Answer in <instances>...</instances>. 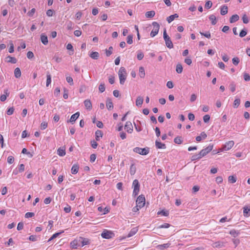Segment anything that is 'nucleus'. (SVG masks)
Segmentation results:
<instances>
[{"instance_id": "f257e3e1", "label": "nucleus", "mask_w": 250, "mask_h": 250, "mask_svg": "<svg viewBox=\"0 0 250 250\" xmlns=\"http://www.w3.org/2000/svg\"><path fill=\"white\" fill-rule=\"evenodd\" d=\"M120 83L121 84H124L126 78L127 73L125 67H121L118 72Z\"/></svg>"}, {"instance_id": "f03ea898", "label": "nucleus", "mask_w": 250, "mask_h": 250, "mask_svg": "<svg viewBox=\"0 0 250 250\" xmlns=\"http://www.w3.org/2000/svg\"><path fill=\"white\" fill-rule=\"evenodd\" d=\"M133 151L137 153L142 155H146L149 152V148L146 147L145 148H141L139 147H136L133 148Z\"/></svg>"}, {"instance_id": "7ed1b4c3", "label": "nucleus", "mask_w": 250, "mask_h": 250, "mask_svg": "<svg viewBox=\"0 0 250 250\" xmlns=\"http://www.w3.org/2000/svg\"><path fill=\"white\" fill-rule=\"evenodd\" d=\"M164 39L166 42V46L171 49L173 47V43L171 41L170 37L168 36L167 33L166 29H165L163 33Z\"/></svg>"}, {"instance_id": "20e7f679", "label": "nucleus", "mask_w": 250, "mask_h": 250, "mask_svg": "<svg viewBox=\"0 0 250 250\" xmlns=\"http://www.w3.org/2000/svg\"><path fill=\"white\" fill-rule=\"evenodd\" d=\"M140 184L138 180L135 179L133 181L132 183V187L133 188V195L136 196L140 191Z\"/></svg>"}, {"instance_id": "39448f33", "label": "nucleus", "mask_w": 250, "mask_h": 250, "mask_svg": "<svg viewBox=\"0 0 250 250\" xmlns=\"http://www.w3.org/2000/svg\"><path fill=\"white\" fill-rule=\"evenodd\" d=\"M234 145V143L233 141H229L222 146V147L220 148V151H224L229 150Z\"/></svg>"}, {"instance_id": "423d86ee", "label": "nucleus", "mask_w": 250, "mask_h": 250, "mask_svg": "<svg viewBox=\"0 0 250 250\" xmlns=\"http://www.w3.org/2000/svg\"><path fill=\"white\" fill-rule=\"evenodd\" d=\"M152 24L153 26V29L151 31L150 35L151 37H154L158 34L160 28V25L159 23L156 21H153Z\"/></svg>"}, {"instance_id": "0eeeda50", "label": "nucleus", "mask_w": 250, "mask_h": 250, "mask_svg": "<svg viewBox=\"0 0 250 250\" xmlns=\"http://www.w3.org/2000/svg\"><path fill=\"white\" fill-rule=\"evenodd\" d=\"M145 197L144 195H140L138 196L136 200V205L138 206V207H139V208H142L143 207L145 204Z\"/></svg>"}, {"instance_id": "6e6552de", "label": "nucleus", "mask_w": 250, "mask_h": 250, "mask_svg": "<svg viewBox=\"0 0 250 250\" xmlns=\"http://www.w3.org/2000/svg\"><path fill=\"white\" fill-rule=\"evenodd\" d=\"M114 233L112 231L106 229L104 230L101 233V236L103 238L105 239L112 238L114 236Z\"/></svg>"}, {"instance_id": "1a4fd4ad", "label": "nucleus", "mask_w": 250, "mask_h": 250, "mask_svg": "<svg viewBox=\"0 0 250 250\" xmlns=\"http://www.w3.org/2000/svg\"><path fill=\"white\" fill-rule=\"evenodd\" d=\"M213 147V145L209 144V146L205 148V149H202L199 153L200 155L203 157L206 156L207 154H208L210 151H211Z\"/></svg>"}, {"instance_id": "9d476101", "label": "nucleus", "mask_w": 250, "mask_h": 250, "mask_svg": "<svg viewBox=\"0 0 250 250\" xmlns=\"http://www.w3.org/2000/svg\"><path fill=\"white\" fill-rule=\"evenodd\" d=\"M125 129L128 133H131L133 131V126L130 122H126L125 126Z\"/></svg>"}, {"instance_id": "9b49d317", "label": "nucleus", "mask_w": 250, "mask_h": 250, "mask_svg": "<svg viewBox=\"0 0 250 250\" xmlns=\"http://www.w3.org/2000/svg\"><path fill=\"white\" fill-rule=\"evenodd\" d=\"M80 116V113L79 112H77L75 113V114H73L69 120V122L73 124L75 122V121L78 118L79 116Z\"/></svg>"}, {"instance_id": "f8f14e48", "label": "nucleus", "mask_w": 250, "mask_h": 250, "mask_svg": "<svg viewBox=\"0 0 250 250\" xmlns=\"http://www.w3.org/2000/svg\"><path fill=\"white\" fill-rule=\"evenodd\" d=\"M207 137V135L205 132H202L200 135L196 137V140L197 142H200L202 139H205Z\"/></svg>"}, {"instance_id": "ddd939ff", "label": "nucleus", "mask_w": 250, "mask_h": 250, "mask_svg": "<svg viewBox=\"0 0 250 250\" xmlns=\"http://www.w3.org/2000/svg\"><path fill=\"white\" fill-rule=\"evenodd\" d=\"M213 248H221L225 246L224 243L223 242L217 241L214 242L212 245Z\"/></svg>"}, {"instance_id": "4468645a", "label": "nucleus", "mask_w": 250, "mask_h": 250, "mask_svg": "<svg viewBox=\"0 0 250 250\" xmlns=\"http://www.w3.org/2000/svg\"><path fill=\"white\" fill-rule=\"evenodd\" d=\"M103 135V132L100 130H98L95 132V139L96 141H99L100 138L102 137Z\"/></svg>"}, {"instance_id": "2eb2a0df", "label": "nucleus", "mask_w": 250, "mask_h": 250, "mask_svg": "<svg viewBox=\"0 0 250 250\" xmlns=\"http://www.w3.org/2000/svg\"><path fill=\"white\" fill-rule=\"evenodd\" d=\"M106 107L108 110H111L113 108V104L110 98H108L106 100Z\"/></svg>"}, {"instance_id": "dca6fc26", "label": "nucleus", "mask_w": 250, "mask_h": 250, "mask_svg": "<svg viewBox=\"0 0 250 250\" xmlns=\"http://www.w3.org/2000/svg\"><path fill=\"white\" fill-rule=\"evenodd\" d=\"M228 12V7L227 5H224L221 8L220 14L222 15H225Z\"/></svg>"}, {"instance_id": "f3484780", "label": "nucleus", "mask_w": 250, "mask_h": 250, "mask_svg": "<svg viewBox=\"0 0 250 250\" xmlns=\"http://www.w3.org/2000/svg\"><path fill=\"white\" fill-rule=\"evenodd\" d=\"M41 40L44 45H46L48 42L47 36L43 34L41 35Z\"/></svg>"}, {"instance_id": "a211bd4d", "label": "nucleus", "mask_w": 250, "mask_h": 250, "mask_svg": "<svg viewBox=\"0 0 250 250\" xmlns=\"http://www.w3.org/2000/svg\"><path fill=\"white\" fill-rule=\"evenodd\" d=\"M79 241L81 243L82 246H84L89 244V240L87 238L80 237Z\"/></svg>"}, {"instance_id": "6ab92c4d", "label": "nucleus", "mask_w": 250, "mask_h": 250, "mask_svg": "<svg viewBox=\"0 0 250 250\" xmlns=\"http://www.w3.org/2000/svg\"><path fill=\"white\" fill-rule=\"evenodd\" d=\"M170 245L171 243H167L162 245H159L157 246V248L159 250H163L168 248L170 246Z\"/></svg>"}, {"instance_id": "aec40b11", "label": "nucleus", "mask_w": 250, "mask_h": 250, "mask_svg": "<svg viewBox=\"0 0 250 250\" xmlns=\"http://www.w3.org/2000/svg\"><path fill=\"white\" fill-rule=\"evenodd\" d=\"M6 61L8 62H11L12 63H16L17 62V59L15 57L8 56L6 58Z\"/></svg>"}, {"instance_id": "412c9836", "label": "nucleus", "mask_w": 250, "mask_h": 250, "mask_svg": "<svg viewBox=\"0 0 250 250\" xmlns=\"http://www.w3.org/2000/svg\"><path fill=\"white\" fill-rule=\"evenodd\" d=\"M79 166L77 164H74L71 168V173L73 174H76L78 173Z\"/></svg>"}, {"instance_id": "4be33fe9", "label": "nucleus", "mask_w": 250, "mask_h": 250, "mask_svg": "<svg viewBox=\"0 0 250 250\" xmlns=\"http://www.w3.org/2000/svg\"><path fill=\"white\" fill-rule=\"evenodd\" d=\"M155 146L157 148H166V146L165 144L162 143L161 142L156 140L155 141Z\"/></svg>"}, {"instance_id": "5701e85b", "label": "nucleus", "mask_w": 250, "mask_h": 250, "mask_svg": "<svg viewBox=\"0 0 250 250\" xmlns=\"http://www.w3.org/2000/svg\"><path fill=\"white\" fill-rule=\"evenodd\" d=\"M138 231V229L136 228H134L131 229L130 232L128 233L127 235L125 237L129 238L132 236H133L134 234H135Z\"/></svg>"}, {"instance_id": "b1692460", "label": "nucleus", "mask_w": 250, "mask_h": 250, "mask_svg": "<svg viewBox=\"0 0 250 250\" xmlns=\"http://www.w3.org/2000/svg\"><path fill=\"white\" fill-rule=\"evenodd\" d=\"M84 104L87 109L90 110L92 108V104L89 100H85L84 101Z\"/></svg>"}, {"instance_id": "393cba45", "label": "nucleus", "mask_w": 250, "mask_h": 250, "mask_svg": "<svg viewBox=\"0 0 250 250\" xmlns=\"http://www.w3.org/2000/svg\"><path fill=\"white\" fill-rule=\"evenodd\" d=\"M239 19V17L238 15L235 14L233 15L229 19V22L230 23H233L237 21H238Z\"/></svg>"}, {"instance_id": "a878e982", "label": "nucleus", "mask_w": 250, "mask_h": 250, "mask_svg": "<svg viewBox=\"0 0 250 250\" xmlns=\"http://www.w3.org/2000/svg\"><path fill=\"white\" fill-rule=\"evenodd\" d=\"M144 99L143 97L141 96H138L137 98L136 101V105L137 106H141L143 103Z\"/></svg>"}, {"instance_id": "bb28decb", "label": "nucleus", "mask_w": 250, "mask_h": 250, "mask_svg": "<svg viewBox=\"0 0 250 250\" xmlns=\"http://www.w3.org/2000/svg\"><path fill=\"white\" fill-rule=\"evenodd\" d=\"M179 17V15L177 14H174L173 15H170L167 18V21L168 23L171 22L173 21L175 18H177Z\"/></svg>"}, {"instance_id": "cd10ccee", "label": "nucleus", "mask_w": 250, "mask_h": 250, "mask_svg": "<svg viewBox=\"0 0 250 250\" xmlns=\"http://www.w3.org/2000/svg\"><path fill=\"white\" fill-rule=\"evenodd\" d=\"M57 154L60 156H63L65 155V150L63 147H59L57 150Z\"/></svg>"}, {"instance_id": "c85d7f7f", "label": "nucleus", "mask_w": 250, "mask_h": 250, "mask_svg": "<svg viewBox=\"0 0 250 250\" xmlns=\"http://www.w3.org/2000/svg\"><path fill=\"white\" fill-rule=\"evenodd\" d=\"M243 209L244 215L247 217L250 216V207H244Z\"/></svg>"}, {"instance_id": "c756f323", "label": "nucleus", "mask_w": 250, "mask_h": 250, "mask_svg": "<svg viewBox=\"0 0 250 250\" xmlns=\"http://www.w3.org/2000/svg\"><path fill=\"white\" fill-rule=\"evenodd\" d=\"M89 56L93 59L97 60L99 57V54L98 52H92Z\"/></svg>"}, {"instance_id": "7c9ffc66", "label": "nucleus", "mask_w": 250, "mask_h": 250, "mask_svg": "<svg viewBox=\"0 0 250 250\" xmlns=\"http://www.w3.org/2000/svg\"><path fill=\"white\" fill-rule=\"evenodd\" d=\"M14 75L16 78H19L21 76V71L19 67L15 68L14 70Z\"/></svg>"}, {"instance_id": "2f4dec72", "label": "nucleus", "mask_w": 250, "mask_h": 250, "mask_svg": "<svg viewBox=\"0 0 250 250\" xmlns=\"http://www.w3.org/2000/svg\"><path fill=\"white\" fill-rule=\"evenodd\" d=\"M46 77L47 79L46 85L47 87H48L51 83V76L49 72H47V73Z\"/></svg>"}, {"instance_id": "473e14b6", "label": "nucleus", "mask_w": 250, "mask_h": 250, "mask_svg": "<svg viewBox=\"0 0 250 250\" xmlns=\"http://www.w3.org/2000/svg\"><path fill=\"white\" fill-rule=\"evenodd\" d=\"M209 19L211 21L212 25H215L217 23L216 17L214 15H211L209 17Z\"/></svg>"}, {"instance_id": "72a5a7b5", "label": "nucleus", "mask_w": 250, "mask_h": 250, "mask_svg": "<svg viewBox=\"0 0 250 250\" xmlns=\"http://www.w3.org/2000/svg\"><path fill=\"white\" fill-rule=\"evenodd\" d=\"M155 14V13L154 11H147L146 13V16L147 18H151L154 16Z\"/></svg>"}, {"instance_id": "f704fd0d", "label": "nucleus", "mask_w": 250, "mask_h": 250, "mask_svg": "<svg viewBox=\"0 0 250 250\" xmlns=\"http://www.w3.org/2000/svg\"><path fill=\"white\" fill-rule=\"evenodd\" d=\"M229 234L233 236L234 237H236L238 236V235L240 234L239 231H237L235 229H231L229 231Z\"/></svg>"}, {"instance_id": "c9c22d12", "label": "nucleus", "mask_w": 250, "mask_h": 250, "mask_svg": "<svg viewBox=\"0 0 250 250\" xmlns=\"http://www.w3.org/2000/svg\"><path fill=\"white\" fill-rule=\"evenodd\" d=\"M229 88L230 90L232 92H234L235 91L236 84L234 82H232L230 83L229 85Z\"/></svg>"}, {"instance_id": "e433bc0d", "label": "nucleus", "mask_w": 250, "mask_h": 250, "mask_svg": "<svg viewBox=\"0 0 250 250\" xmlns=\"http://www.w3.org/2000/svg\"><path fill=\"white\" fill-rule=\"evenodd\" d=\"M113 49V47L110 46L108 49H106L105 50V54L107 57L110 56L112 54Z\"/></svg>"}, {"instance_id": "4c0bfd02", "label": "nucleus", "mask_w": 250, "mask_h": 250, "mask_svg": "<svg viewBox=\"0 0 250 250\" xmlns=\"http://www.w3.org/2000/svg\"><path fill=\"white\" fill-rule=\"evenodd\" d=\"M176 72L178 74H180L183 71V66L180 63H178L176 65Z\"/></svg>"}, {"instance_id": "58836bf2", "label": "nucleus", "mask_w": 250, "mask_h": 250, "mask_svg": "<svg viewBox=\"0 0 250 250\" xmlns=\"http://www.w3.org/2000/svg\"><path fill=\"white\" fill-rule=\"evenodd\" d=\"M139 76L141 78H144L145 76V69L143 66L139 68Z\"/></svg>"}, {"instance_id": "ea45409f", "label": "nucleus", "mask_w": 250, "mask_h": 250, "mask_svg": "<svg viewBox=\"0 0 250 250\" xmlns=\"http://www.w3.org/2000/svg\"><path fill=\"white\" fill-rule=\"evenodd\" d=\"M201 158H202V157L201 156V155H200V154L199 153V154L193 155L191 157V160L192 161H194L199 160Z\"/></svg>"}, {"instance_id": "a19ab883", "label": "nucleus", "mask_w": 250, "mask_h": 250, "mask_svg": "<svg viewBox=\"0 0 250 250\" xmlns=\"http://www.w3.org/2000/svg\"><path fill=\"white\" fill-rule=\"evenodd\" d=\"M174 142L176 144H181L183 142L182 137L180 136H177L175 137L174 139Z\"/></svg>"}, {"instance_id": "79ce46f5", "label": "nucleus", "mask_w": 250, "mask_h": 250, "mask_svg": "<svg viewBox=\"0 0 250 250\" xmlns=\"http://www.w3.org/2000/svg\"><path fill=\"white\" fill-rule=\"evenodd\" d=\"M240 104V99L238 98L236 99L233 103V106L234 108H237Z\"/></svg>"}, {"instance_id": "37998d69", "label": "nucleus", "mask_w": 250, "mask_h": 250, "mask_svg": "<svg viewBox=\"0 0 250 250\" xmlns=\"http://www.w3.org/2000/svg\"><path fill=\"white\" fill-rule=\"evenodd\" d=\"M136 167L134 166V164H133L131 165L130 167V173L131 175H133L136 172Z\"/></svg>"}, {"instance_id": "c03bdc74", "label": "nucleus", "mask_w": 250, "mask_h": 250, "mask_svg": "<svg viewBox=\"0 0 250 250\" xmlns=\"http://www.w3.org/2000/svg\"><path fill=\"white\" fill-rule=\"evenodd\" d=\"M64 231H62L61 232H57V233H55V234H54L49 239V240H48V242H50L51 241V240H53L54 239L56 238V237H57L60 234H61Z\"/></svg>"}, {"instance_id": "a18cd8bd", "label": "nucleus", "mask_w": 250, "mask_h": 250, "mask_svg": "<svg viewBox=\"0 0 250 250\" xmlns=\"http://www.w3.org/2000/svg\"><path fill=\"white\" fill-rule=\"evenodd\" d=\"M228 180L230 183H234L236 181V178L233 175H231L229 177Z\"/></svg>"}, {"instance_id": "49530a36", "label": "nucleus", "mask_w": 250, "mask_h": 250, "mask_svg": "<svg viewBox=\"0 0 250 250\" xmlns=\"http://www.w3.org/2000/svg\"><path fill=\"white\" fill-rule=\"evenodd\" d=\"M243 78L245 81L249 82L250 81V75L249 74L245 72L243 74Z\"/></svg>"}, {"instance_id": "de8ad7c7", "label": "nucleus", "mask_w": 250, "mask_h": 250, "mask_svg": "<svg viewBox=\"0 0 250 250\" xmlns=\"http://www.w3.org/2000/svg\"><path fill=\"white\" fill-rule=\"evenodd\" d=\"M212 5V2L210 0H208L206 2L205 7L207 9H209L211 7Z\"/></svg>"}, {"instance_id": "09e8293b", "label": "nucleus", "mask_w": 250, "mask_h": 250, "mask_svg": "<svg viewBox=\"0 0 250 250\" xmlns=\"http://www.w3.org/2000/svg\"><path fill=\"white\" fill-rule=\"evenodd\" d=\"M247 34V30L246 29H244L242 30L240 33H239V36L241 38H243L245 37Z\"/></svg>"}, {"instance_id": "8fccbe9b", "label": "nucleus", "mask_w": 250, "mask_h": 250, "mask_svg": "<svg viewBox=\"0 0 250 250\" xmlns=\"http://www.w3.org/2000/svg\"><path fill=\"white\" fill-rule=\"evenodd\" d=\"M232 63L235 65H237L239 63L240 60L238 57H234L232 60Z\"/></svg>"}, {"instance_id": "3c124183", "label": "nucleus", "mask_w": 250, "mask_h": 250, "mask_svg": "<svg viewBox=\"0 0 250 250\" xmlns=\"http://www.w3.org/2000/svg\"><path fill=\"white\" fill-rule=\"evenodd\" d=\"M133 42V36L132 35H129L127 37V43L128 44H131Z\"/></svg>"}, {"instance_id": "603ef678", "label": "nucleus", "mask_w": 250, "mask_h": 250, "mask_svg": "<svg viewBox=\"0 0 250 250\" xmlns=\"http://www.w3.org/2000/svg\"><path fill=\"white\" fill-rule=\"evenodd\" d=\"M200 33L202 36H204L208 39H210L211 37L210 33L209 31H208V32H206L205 33H204L203 32H200Z\"/></svg>"}, {"instance_id": "864d4df0", "label": "nucleus", "mask_w": 250, "mask_h": 250, "mask_svg": "<svg viewBox=\"0 0 250 250\" xmlns=\"http://www.w3.org/2000/svg\"><path fill=\"white\" fill-rule=\"evenodd\" d=\"M144 55L142 52H141V51L138 52L137 57L139 60H142L143 58H144Z\"/></svg>"}, {"instance_id": "5fc2aeb1", "label": "nucleus", "mask_w": 250, "mask_h": 250, "mask_svg": "<svg viewBox=\"0 0 250 250\" xmlns=\"http://www.w3.org/2000/svg\"><path fill=\"white\" fill-rule=\"evenodd\" d=\"M242 20L244 23L247 24L249 22V19L246 14H244L242 17Z\"/></svg>"}, {"instance_id": "6e6d98bb", "label": "nucleus", "mask_w": 250, "mask_h": 250, "mask_svg": "<svg viewBox=\"0 0 250 250\" xmlns=\"http://www.w3.org/2000/svg\"><path fill=\"white\" fill-rule=\"evenodd\" d=\"M99 90L100 92L102 93L105 90V85L104 83H101L99 86Z\"/></svg>"}, {"instance_id": "4d7b16f0", "label": "nucleus", "mask_w": 250, "mask_h": 250, "mask_svg": "<svg viewBox=\"0 0 250 250\" xmlns=\"http://www.w3.org/2000/svg\"><path fill=\"white\" fill-rule=\"evenodd\" d=\"M66 81L68 83L70 84V85H72L73 84V79L71 77L68 76L66 78Z\"/></svg>"}, {"instance_id": "13d9d810", "label": "nucleus", "mask_w": 250, "mask_h": 250, "mask_svg": "<svg viewBox=\"0 0 250 250\" xmlns=\"http://www.w3.org/2000/svg\"><path fill=\"white\" fill-rule=\"evenodd\" d=\"M47 127V123L46 122H43L41 124V128L42 130L45 129Z\"/></svg>"}, {"instance_id": "bf43d9fd", "label": "nucleus", "mask_w": 250, "mask_h": 250, "mask_svg": "<svg viewBox=\"0 0 250 250\" xmlns=\"http://www.w3.org/2000/svg\"><path fill=\"white\" fill-rule=\"evenodd\" d=\"M210 119V116L208 114L205 115L203 117L204 122L206 123H208Z\"/></svg>"}, {"instance_id": "052dcab7", "label": "nucleus", "mask_w": 250, "mask_h": 250, "mask_svg": "<svg viewBox=\"0 0 250 250\" xmlns=\"http://www.w3.org/2000/svg\"><path fill=\"white\" fill-rule=\"evenodd\" d=\"M14 111V108L13 107H10L8 108L6 111V113L8 115H11L13 114Z\"/></svg>"}, {"instance_id": "680f3d73", "label": "nucleus", "mask_w": 250, "mask_h": 250, "mask_svg": "<svg viewBox=\"0 0 250 250\" xmlns=\"http://www.w3.org/2000/svg\"><path fill=\"white\" fill-rule=\"evenodd\" d=\"M170 224H169L168 223H165L163 224L160 226L158 228L160 229L168 228L170 227Z\"/></svg>"}, {"instance_id": "e2e57ef3", "label": "nucleus", "mask_w": 250, "mask_h": 250, "mask_svg": "<svg viewBox=\"0 0 250 250\" xmlns=\"http://www.w3.org/2000/svg\"><path fill=\"white\" fill-rule=\"evenodd\" d=\"M158 214H162V215H164L165 216H167L168 215V211H165L164 210H161L160 211H159L158 212Z\"/></svg>"}, {"instance_id": "0e129e2a", "label": "nucleus", "mask_w": 250, "mask_h": 250, "mask_svg": "<svg viewBox=\"0 0 250 250\" xmlns=\"http://www.w3.org/2000/svg\"><path fill=\"white\" fill-rule=\"evenodd\" d=\"M34 215H35V214L33 212H28L25 213V217L26 218H30V217L34 216Z\"/></svg>"}, {"instance_id": "69168bd1", "label": "nucleus", "mask_w": 250, "mask_h": 250, "mask_svg": "<svg viewBox=\"0 0 250 250\" xmlns=\"http://www.w3.org/2000/svg\"><path fill=\"white\" fill-rule=\"evenodd\" d=\"M14 162V157L12 156H8V157L7 158V162L9 164H11L13 163Z\"/></svg>"}, {"instance_id": "338daca9", "label": "nucleus", "mask_w": 250, "mask_h": 250, "mask_svg": "<svg viewBox=\"0 0 250 250\" xmlns=\"http://www.w3.org/2000/svg\"><path fill=\"white\" fill-rule=\"evenodd\" d=\"M34 54H33V53L32 51H28L27 52V57L29 59H31L33 58H34Z\"/></svg>"}, {"instance_id": "774afa93", "label": "nucleus", "mask_w": 250, "mask_h": 250, "mask_svg": "<svg viewBox=\"0 0 250 250\" xmlns=\"http://www.w3.org/2000/svg\"><path fill=\"white\" fill-rule=\"evenodd\" d=\"M29 240L33 242L36 241L37 240V237L35 235H31L29 237Z\"/></svg>"}]
</instances>
